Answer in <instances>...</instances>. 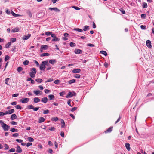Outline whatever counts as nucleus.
<instances>
[{"label":"nucleus","instance_id":"obj_1","mask_svg":"<svg viewBox=\"0 0 154 154\" xmlns=\"http://www.w3.org/2000/svg\"><path fill=\"white\" fill-rule=\"evenodd\" d=\"M0 124L5 131H8L10 128V126L3 122L2 120H0Z\"/></svg>","mask_w":154,"mask_h":154},{"label":"nucleus","instance_id":"obj_2","mask_svg":"<svg viewBox=\"0 0 154 154\" xmlns=\"http://www.w3.org/2000/svg\"><path fill=\"white\" fill-rule=\"evenodd\" d=\"M31 72L29 73L30 76L31 78H33L35 76V74L36 73V69L35 68L31 69Z\"/></svg>","mask_w":154,"mask_h":154},{"label":"nucleus","instance_id":"obj_3","mask_svg":"<svg viewBox=\"0 0 154 154\" xmlns=\"http://www.w3.org/2000/svg\"><path fill=\"white\" fill-rule=\"evenodd\" d=\"M76 95V94L75 92H69L68 93V95L66 96V97L67 98H69L73 96H75Z\"/></svg>","mask_w":154,"mask_h":154},{"label":"nucleus","instance_id":"obj_4","mask_svg":"<svg viewBox=\"0 0 154 154\" xmlns=\"http://www.w3.org/2000/svg\"><path fill=\"white\" fill-rule=\"evenodd\" d=\"M40 69L41 71L44 70L45 68V65L44 63V61H42V63L39 65Z\"/></svg>","mask_w":154,"mask_h":154},{"label":"nucleus","instance_id":"obj_5","mask_svg":"<svg viewBox=\"0 0 154 154\" xmlns=\"http://www.w3.org/2000/svg\"><path fill=\"white\" fill-rule=\"evenodd\" d=\"M29 100V98H24L21 99L20 101L23 103H27Z\"/></svg>","mask_w":154,"mask_h":154},{"label":"nucleus","instance_id":"obj_6","mask_svg":"<svg viewBox=\"0 0 154 154\" xmlns=\"http://www.w3.org/2000/svg\"><path fill=\"white\" fill-rule=\"evenodd\" d=\"M31 36V34H28L27 35H24L22 37V39L23 40H26L28 39Z\"/></svg>","mask_w":154,"mask_h":154},{"label":"nucleus","instance_id":"obj_7","mask_svg":"<svg viewBox=\"0 0 154 154\" xmlns=\"http://www.w3.org/2000/svg\"><path fill=\"white\" fill-rule=\"evenodd\" d=\"M33 92L35 94L37 95H41L42 94V91L39 90L34 91Z\"/></svg>","mask_w":154,"mask_h":154},{"label":"nucleus","instance_id":"obj_8","mask_svg":"<svg viewBox=\"0 0 154 154\" xmlns=\"http://www.w3.org/2000/svg\"><path fill=\"white\" fill-rule=\"evenodd\" d=\"M146 46L149 48H151L152 45H151V42L149 40H148L146 41Z\"/></svg>","mask_w":154,"mask_h":154},{"label":"nucleus","instance_id":"obj_9","mask_svg":"<svg viewBox=\"0 0 154 154\" xmlns=\"http://www.w3.org/2000/svg\"><path fill=\"white\" fill-rule=\"evenodd\" d=\"M49 9L51 11L54 10L57 12H59L60 11V10L57 8H49Z\"/></svg>","mask_w":154,"mask_h":154},{"label":"nucleus","instance_id":"obj_10","mask_svg":"<svg viewBox=\"0 0 154 154\" xmlns=\"http://www.w3.org/2000/svg\"><path fill=\"white\" fill-rule=\"evenodd\" d=\"M81 71V69H73L72 72L73 73H79Z\"/></svg>","mask_w":154,"mask_h":154},{"label":"nucleus","instance_id":"obj_11","mask_svg":"<svg viewBox=\"0 0 154 154\" xmlns=\"http://www.w3.org/2000/svg\"><path fill=\"white\" fill-rule=\"evenodd\" d=\"M45 120V119L43 117H41L39 118L38 122L39 123H41L44 122Z\"/></svg>","mask_w":154,"mask_h":154},{"label":"nucleus","instance_id":"obj_12","mask_svg":"<svg viewBox=\"0 0 154 154\" xmlns=\"http://www.w3.org/2000/svg\"><path fill=\"white\" fill-rule=\"evenodd\" d=\"M16 152L18 153H21L22 152L21 149L19 146H18L17 147Z\"/></svg>","mask_w":154,"mask_h":154},{"label":"nucleus","instance_id":"obj_13","mask_svg":"<svg viewBox=\"0 0 154 154\" xmlns=\"http://www.w3.org/2000/svg\"><path fill=\"white\" fill-rule=\"evenodd\" d=\"M125 146L127 150L129 151L130 150V144L128 143H126L125 144Z\"/></svg>","mask_w":154,"mask_h":154},{"label":"nucleus","instance_id":"obj_14","mask_svg":"<svg viewBox=\"0 0 154 154\" xmlns=\"http://www.w3.org/2000/svg\"><path fill=\"white\" fill-rule=\"evenodd\" d=\"M19 30L20 29L16 27L13 29H12L11 32H18L19 31Z\"/></svg>","mask_w":154,"mask_h":154},{"label":"nucleus","instance_id":"obj_15","mask_svg":"<svg viewBox=\"0 0 154 154\" xmlns=\"http://www.w3.org/2000/svg\"><path fill=\"white\" fill-rule=\"evenodd\" d=\"M74 52L76 54H81L82 53V51L79 49H75V50Z\"/></svg>","mask_w":154,"mask_h":154},{"label":"nucleus","instance_id":"obj_16","mask_svg":"<svg viewBox=\"0 0 154 154\" xmlns=\"http://www.w3.org/2000/svg\"><path fill=\"white\" fill-rule=\"evenodd\" d=\"M49 63L52 65L54 64L56 62V60L55 59H51L49 61Z\"/></svg>","mask_w":154,"mask_h":154},{"label":"nucleus","instance_id":"obj_17","mask_svg":"<svg viewBox=\"0 0 154 154\" xmlns=\"http://www.w3.org/2000/svg\"><path fill=\"white\" fill-rule=\"evenodd\" d=\"M17 116L15 114H12L11 117V119L12 120H14L17 118Z\"/></svg>","mask_w":154,"mask_h":154},{"label":"nucleus","instance_id":"obj_18","mask_svg":"<svg viewBox=\"0 0 154 154\" xmlns=\"http://www.w3.org/2000/svg\"><path fill=\"white\" fill-rule=\"evenodd\" d=\"M48 100V99L46 97H44L42 98L41 100L42 102L44 103H46L47 102Z\"/></svg>","mask_w":154,"mask_h":154},{"label":"nucleus","instance_id":"obj_19","mask_svg":"<svg viewBox=\"0 0 154 154\" xmlns=\"http://www.w3.org/2000/svg\"><path fill=\"white\" fill-rule=\"evenodd\" d=\"M33 99L35 103H38L40 101V99L38 97H35Z\"/></svg>","mask_w":154,"mask_h":154},{"label":"nucleus","instance_id":"obj_20","mask_svg":"<svg viewBox=\"0 0 154 154\" xmlns=\"http://www.w3.org/2000/svg\"><path fill=\"white\" fill-rule=\"evenodd\" d=\"M48 98L49 100H51L54 99L55 98V97L53 95L50 94L48 95Z\"/></svg>","mask_w":154,"mask_h":154},{"label":"nucleus","instance_id":"obj_21","mask_svg":"<svg viewBox=\"0 0 154 154\" xmlns=\"http://www.w3.org/2000/svg\"><path fill=\"white\" fill-rule=\"evenodd\" d=\"M112 127L109 128L107 130L105 131V133L111 132L112 130Z\"/></svg>","mask_w":154,"mask_h":154},{"label":"nucleus","instance_id":"obj_22","mask_svg":"<svg viewBox=\"0 0 154 154\" xmlns=\"http://www.w3.org/2000/svg\"><path fill=\"white\" fill-rule=\"evenodd\" d=\"M41 49L43 50H47L48 48V46L47 45H42L41 46Z\"/></svg>","mask_w":154,"mask_h":154},{"label":"nucleus","instance_id":"obj_23","mask_svg":"<svg viewBox=\"0 0 154 154\" xmlns=\"http://www.w3.org/2000/svg\"><path fill=\"white\" fill-rule=\"evenodd\" d=\"M60 40V39L59 38L57 37L56 36H55L52 39V41H59Z\"/></svg>","mask_w":154,"mask_h":154},{"label":"nucleus","instance_id":"obj_24","mask_svg":"<svg viewBox=\"0 0 154 154\" xmlns=\"http://www.w3.org/2000/svg\"><path fill=\"white\" fill-rule=\"evenodd\" d=\"M75 79H72V80H69L68 82V83L69 84H71L72 83H74L75 82Z\"/></svg>","mask_w":154,"mask_h":154},{"label":"nucleus","instance_id":"obj_25","mask_svg":"<svg viewBox=\"0 0 154 154\" xmlns=\"http://www.w3.org/2000/svg\"><path fill=\"white\" fill-rule=\"evenodd\" d=\"M61 122L62 124V125L61 126V127L62 128H64L65 126V124L64 120L63 119H61Z\"/></svg>","mask_w":154,"mask_h":154},{"label":"nucleus","instance_id":"obj_26","mask_svg":"<svg viewBox=\"0 0 154 154\" xmlns=\"http://www.w3.org/2000/svg\"><path fill=\"white\" fill-rule=\"evenodd\" d=\"M27 13L28 15L30 17H32V13L29 10H28L27 11Z\"/></svg>","mask_w":154,"mask_h":154},{"label":"nucleus","instance_id":"obj_27","mask_svg":"<svg viewBox=\"0 0 154 154\" xmlns=\"http://www.w3.org/2000/svg\"><path fill=\"white\" fill-rule=\"evenodd\" d=\"M11 42H8V43L5 45V47L6 48H9V47L11 45Z\"/></svg>","mask_w":154,"mask_h":154},{"label":"nucleus","instance_id":"obj_28","mask_svg":"<svg viewBox=\"0 0 154 154\" xmlns=\"http://www.w3.org/2000/svg\"><path fill=\"white\" fill-rule=\"evenodd\" d=\"M50 55V54L48 53H45L42 54L41 56H48Z\"/></svg>","mask_w":154,"mask_h":154},{"label":"nucleus","instance_id":"obj_29","mask_svg":"<svg viewBox=\"0 0 154 154\" xmlns=\"http://www.w3.org/2000/svg\"><path fill=\"white\" fill-rule=\"evenodd\" d=\"M89 26H85L84 27L83 30L84 31H86L87 30H89Z\"/></svg>","mask_w":154,"mask_h":154},{"label":"nucleus","instance_id":"obj_30","mask_svg":"<svg viewBox=\"0 0 154 154\" xmlns=\"http://www.w3.org/2000/svg\"><path fill=\"white\" fill-rule=\"evenodd\" d=\"M11 14H12V15L14 16V17H18V16H20V15H19V14H16L15 13H14L13 11H11Z\"/></svg>","mask_w":154,"mask_h":154},{"label":"nucleus","instance_id":"obj_31","mask_svg":"<svg viewBox=\"0 0 154 154\" xmlns=\"http://www.w3.org/2000/svg\"><path fill=\"white\" fill-rule=\"evenodd\" d=\"M27 140L29 142H33L34 140V139L31 137H28L27 138Z\"/></svg>","mask_w":154,"mask_h":154},{"label":"nucleus","instance_id":"obj_32","mask_svg":"<svg viewBox=\"0 0 154 154\" xmlns=\"http://www.w3.org/2000/svg\"><path fill=\"white\" fill-rule=\"evenodd\" d=\"M52 32H45V34L47 36H49L51 34Z\"/></svg>","mask_w":154,"mask_h":154},{"label":"nucleus","instance_id":"obj_33","mask_svg":"<svg viewBox=\"0 0 154 154\" xmlns=\"http://www.w3.org/2000/svg\"><path fill=\"white\" fill-rule=\"evenodd\" d=\"M100 52L102 54H103L105 56H106L107 55V53L106 52L104 51H101Z\"/></svg>","mask_w":154,"mask_h":154},{"label":"nucleus","instance_id":"obj_34","mask_svg":"<svg viewBox=\"0 0 154 154\" xmlns=\"http://www.w3.org/2000/svg\"><path fill=\"white\" fill-rule=\"evenodd\" d=\"M147 7V5L146 3L143 2V8H146Z\"/></svg>","mask_w":154,"mask_h":154},{"label":"nucleus","instance_id":"obj_35","mask_svg":"<svg viewBox=\"0 0 154 154\" xmlns=\"http://www.w3.org/2000/svg\"><path fill=\"white\" fill-rule=\"evenodd\" d=\"M69 45L71 47H74L76 46V44L74 43L71 42L69 44Z\"/></svg>","mask_w":154,"mask_h":154},{"label":"nucleus","instance_id":"obj_36","mask_svg":"<svg viewBox=\"0 0 154 154\" xmlns=\"http://www.w3.org/2000/svg\"><path fill=\"white\" fill-rule=\"evenodd\" d=\"M10 131L12 132H17L18 131V130L17 129H16L15 128H12L10 130Z\"/></svg>","mask_w":154,"mask_h":154},{"label":"nucleus","instance_id":"obj_37","mask_svg":"<svg viewBox=\"0 0 154 154\" xmlns=\"http://www.w3.org/2000/svg\"><path fill=\"white\" fill-rule=\"evenodd\" d=\"M14 109H11V110H9L8 111V114H11L14 113Z\"/></svg>","mask_w":154,"mask_h":154},{"label":"nucleus","instance_id":"obj_38","mask_svg":"<svg viewBox=\"0 0 154 154\" xmlns=\"http://www.w3.org/2000/svg\"><path fill=\"white\" fill-rule=\"evenodd\" d=\"M10 59V57L8 55H6L5 56L4 60L5 61H7Z\"/></svg>","mask_w":154,"mask_h":154},{"label":"nucleus","instance_id":"obj_39","mask_svg":"<svg viewBox=\"0 0 154 154\" xmlns=\"http://www.w3.org/2000/svg\"><path fill=\"white\" fill-rule=\"evenodd\" d=\"M35 81L38 83H41L42 82V80L41 79H37L35 80Z\"/></svg>","mask_w":154,"mask_h":154},{"label":"nucleus","instance_id":"obj_40","mask_svg":"<svg viewBox=\"0 0 154 154\" xmlns=\"http://www.w3.org/2000/svg\"><path fill=\"white\" fill-rule=\"evenodd\" d=\"M74 30L77 31L79 32H82L83 31L82 30L79 28H74Z\"/></svg>","mask_w":154,"mask_h":154},{"label":"nucleus","instance_id":"obj_41","mask_svg":"<svg viewBox=\"0 0 154 154\" xmlns=\"http://www.w3.org/2000/svg\"><path fill=\"white\" fill-rule=\"evenodd\" d=\"M58 118L57 117H54L52 118L51 119V120L52 121H58Z\"/></svg>","mask_w":154,"mask_h":154},{"label":"nucleus","instance_id":"obj_42","mask_svg":"<svg viewBox=\"0 0 154 154\" xmlns=\"http://www.w3.org/2000/svg\"><path fill=\"white\" fill-rule=\"evenodd\" d=\"M27 107L28 109H33L34 106L32 105H29L27 106Z\"/></svg>","mask_w":154,"mask_h":154},{"label":"nucleus","instance_id":"obj_43","mask_svg":"<svg viewBox=\"0 0 154 154\" xmlns=\"http://www.w3.org/2000/svg\"><path fill=\"white\" fill-rule=\"evenodd\" d=\"M10 79L9 78H7L5 80V83L7 85H9V84L8 83V82L9 81Z\"/></svg>","mask_w":154,"mask_h":154},{"label":"nucleus","instance_id":"obj_44","mask_svg":"<svg viewBox=\"0 0 154 154\" xmlns=\"http://www.w3.org/2000/svg\"><path fill=\"white\" fill-rule=\"evenodd\" d=\"M15 107L17 109H21L22 108L19 105H17L16 106H15Z\"/></svg>","mask_w":154,"mask_h":154},{"label":"nucleus","instance_id":"obj_45","mask_svg":"<svg viewBox=\"0 0 154 154\" xmlns=\"http://www.w3.org/2000/svg\"><path fill=\"white\" fill-rule=\"evenodd\" d=\"M44 61L45 66H50V64L48 63V61Z\"/></svg>","mask_w":154,"mask_h":154},{"label":"nucleus","instance_id":"obj_46","mask_svg":"<svg viewBox=\"0 0 154 154\" xmlns=\"http://www.w3.org/2000/svg\"><path fill=\"white\" fill-rule=\"evenodd\" d=\"M16 38H13L11 39V41L12 42H14L16 41Z\"/></svg>","mask_w":154,"mask_h":154},{"label":"nucleus","instance_id":"obj_47","mask_svg":"<svg viewBox=\"0 0 154 154\" xmlns=\"http://www.w3.org/2000/svg\"><path fill=\"white\" fill-rule=\"evenodd\" d=\"M29 63V61L28 60H25V61H24L23 63V64L24 65H27Z\"/></svg>","mask_w":154,"mask_h":154},{"label":"nucleus","instance_id":"obj_48","mask_svg":"<svg viewBox=\"0 0 154 154\" xmlns=\"http://www.w3.org/2000/svg\"><path fill=\"white\" fill-rule=\"evenodd\" d=\"M4 147H5V148L4 149H5L7 150L8 149L9 146L6 144H4Z\"/></svg>","mask_w":154,"mask_h":154},{"label":"nucleus","instance_id":"obj_49","mask_svg":"<svg viewBox=\"0 0 154 154\" xmlns=\"http://www.w3.org/2000/svg\"><path fill=\"white\" fill-rule=\"evenodd\" d=\"M49 130L51 131H54L55 129V128L54 127H51L49 128Z\"/></svg>","mask_w":154,"mask_h":154},{"label":"nucleus","instance_id":"obj_50","mask_svg":"<svg viewBox=\"0 0 154 154\" xmlns=\"http://www.w3.org/2000/svg\"><path fill=\"white\" fill-rule=\"evenodd\" d=\"M17 70L18 72H20L23 70V68L21 67H20L17 68Z\"/></svg>","mask_w":154,"mask_h":154},{"label":"nucleus","instance_id":"obj_51","mask_svg":"<svg viewBox=\"0 0 154 154\" xmlns=\"http://www.w3.org/2000/svg\"><path fill=\"white\" fill-rule=\"evenodd\" d=\"M74 77L76 78H79L80 77V75L79 74H75L74 76Z\"/></svg>","mask_w":154,"mask_h":154},{"label":"nucleus","instance_id":"obj_52","mask_svg":"<svg viewBox=\"0 0 154 154\" xmlns=\"http://www.w3.org/2000/svg\"><path fill=\"white\" fill-rule=\"evenodd\" d=\"M15 151V149L14 148L11 149L9 150V152H14Z\"/></svg>","mask_w":154,"mask_h":154},{"label":"nucleus","instance_id":"obj_53","mask_svg":"<svg viewBox=\"0 0 154 154\" xmlns=\"http://www.w3.org/2000/svg\"><path fill=\"white\" fill-rule=\"evenodd\" d=\"M60 81L58 79H57V80H55L54 82V83L55 84H58L59 82Z\"/></svg>","mask_w":154,"mask_h":154},{"label":"nucleus","instance_id":"obj_54","mask_svg":"<svg viewBox=\"0 0 154 154\" xmlns=\"http://www.w3.org/2000/svg\"><path fill=\"white\" fill-rule=\"evenodd\" d=\"M141 29H146V26H145L141 25L140 26Z\"/></svg>","mask_w":154,"mask_h":154},{"label":"nucleus","instance_id":"obj_55","mask_svg":"<svg viewBox=\"0 0 154 154\" xmlns=\"http://www.w3.org/2000/svg\"><path fill=\"white\" fill-rule=\"evenodd\" d=\"M52 150L51 149H49L48 150V152L50 153H52L53 152Z\"/></svg>","mask_w":154,"mask_h":154},{"label":"nucleus","instance_id":"obj_56","mask_svg":"<svg viewBox=\"0 0 154 154\" xmlns=\"http://www.w3.org/2000/svg\"><path fill=\"white\" fill-rule=\"evenodd\" d=\"M49 111L48 110H44L43 112V113L44 114H48L49 113Z\"/></svg>","mask_w":154,"mask_h":154},{"label":"nucleus","instance_id":"obj_57","mask_svg":"<svg viewBox=\"0 0 154 154\" xmlns=\"http://www.w3.org/2000/svg\"><path fill=\"white\" fill-rule=\"evenodd\" d=\"M71 101V100L70 99L67 102V103L70 106L72 107V106L70 104V103Z\"/></svg>","mask_w":154,"mask_h":154},{"label":"nucleus","instance_id":"obj_58","mask_svg":"<svg viewBox=\"0 0 154 154\" xmlns=\"http://www.w3.org/2000/svg\"><path fill=\"white\" fill-rule=\"evenodd\" d=\"M16 141L20 143H22L23 142V140H22L19 139H17L16 140Z\"/></svg>","mask_w":154,"mask_h":154},{"label":"nucleus","instance_id":"obj_59","mask_svg":"<svg viewBox=\"0 0 154 154\" xmlns=\"http://www.w3.org/2000/svg\"><path fill=\"white\" fill-rule=\"evenodd\" d=\"M72 7L77 10H78L80 9V8H79L76 7V6H72Z\"/></svg>","mask_w":154,"mask_h":154},{"label":"nucleus","instance_id":"obj_60","mask_svg":"<svg viewBox=\"0 0 154 154\" xmlns=\"http://www.w3.org/2000/svg\"><path fill=\"white\" fill-rule=\"evenodd\" d=\"M146 17V15L144 14H143L141 15V17L142 18L144 19Z\"/></svg>","mask_w":154,"mask_h":154},{"label":"nucleus","instance_id":"obj_61","mask_svg":"<svg viewBox=\"0 0 154 154\" xmlns=\"http://www.w3.org/2000/svg\"><path fill=\"white\" fill-rule=\"evenodd\" d=\"M45 92V93L47 94L49 93L50 91V90H49L48 89H45L44 91Z\"/></svg>","mask_w":154,"mask_h":154},{"label":"nucleus","instance_id":"obj_62","mask_svg":"<svg viewBox=\"0 0 154 154\" xmlns=\"http://www.w3.org/2000/svg\"><path fill=\"white\" fill-rule=\"evenodd\" d=\"M32 145V143H28L26 145V146L27 147H28L30 146H31Z\"/></svg>","mask_w":154,"mask_h":154},{"label":"nucleus","instance_id":"obj_63","mask_svg":"<svg viewBox=\"0 0 154 154\" xmlns=\"http://www.w3.org/2000/svg\"><path fill=\"white\" fill-rule=\"evenodd\" d=\"M34 61L37 66H39V64L38 62L35 60Z\"/></svg>","mask_w":154,"mask_h":154},{"label":"nucleus","instance_id":"obj_64","mask_svg":"<svg viewBox=\"0 0 154 154\" xmlns=\"http://www.w3.org/2000/svg\"><path fill=\"white\" fill-rule=\"evenodd\" d=\"M17 104V103L16 101H14L11 103V104L12 105H16Z\"/></svg>","mask_w":154,"mask_h":154}]
</instances>
